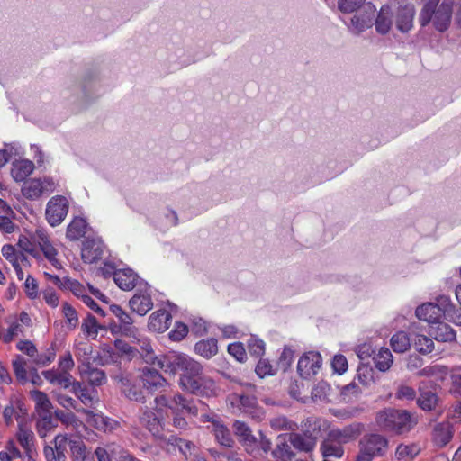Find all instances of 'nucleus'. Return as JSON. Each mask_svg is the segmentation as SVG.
I'll use <instances>...</instances> for the list:
<instances>
[{
  "label": "nucleus",
  "instance_id": "c03bdc74",
  "mask_svg": "<svg viewBox=\"0 0 461 461\" xmlns=\"http://www.w3.org/2000/svg\"><path fill=\"white\" fill-rule=\"evenodd\" d=\"M375 367L382 371H387L393 363V355L388 348H381L374 357Z\"/></svg>",
  "mask_w": 461,
  "mask_h": 461
},
{
  "label": "nucleus",
  "instance_id": "6e6552de",
  "mask_svg": "<svg viewBox=\"0 0 461 461\" xmlns=\"http://www.w3.org/2000/svg\"><path fill=\"white\" fill-rule=\"evenodd\" d=\"M56 183L50 177L32 178L22 186V194L30 200H36L43 194H50L56 189Z\"/></svg>",
  "mask_w": 461,
  "mask_h": 461
},
{
  "label": "nucleus",
  "instance_id": "ddd939ff",
  "mask_svg": "<svg viewBox=\"0 0 461 461\" xmlns=\"http://www.w3.org/2000/svg\"><path fill=\"white\" fill-rule=\"evenodd\" d=\"M140 381L143 387L149 393H164L168 385L167 381L155 368H144Z\"/></svg>",
  "mask_w": 461,
  "mask_h": 461
},
{
  "label": "nucleus",
  "instance_id": "f8f14e48",
  "mask_svg": "<svg viewBox=\"0 0 461 461\" xmlns=\"http://www.w3.org/2000/svg\"><path fill=\"white\" fill-rule=\"evenodd\" d=\"M321 365V354L315 351H310L300 357L297 365V372L301 377L308 379L318 372Z\"/></svg>",
  "mask_w": 461,
  "mask_h": 461
},
{
  "label": "nucleus",
  "instance_id": "4c0bfd02",
  "mask_svg": "<svg viewBox=\"0 0 461 461\" xmlns=\"http://www.w3.org/2000/svg\"><path fill=\"white\" fill-rule=\"evenodd\" d=\"M72 392L84 405L91 407L94 404L95 399V390H90L87 386L77 382L73 384Z\"/></svg>",
  "mask_w": 461,
  "mask_h": 461
},
{
  "label": "nucleus",
  "instance_id": "e2e57ef3",
  "mask_svg": "<svg viewBox=\"0 0 461 461\" xmlns=\"http://www.w3.org/2000/svg\"><path fill=\"white\" fill-rule=\"evenodd\" d=\"M331 366L336 373L342 375L348 369L347 358L343 355H336L332 359Z\"/></svg>",
  "mask_w": 461,
  "mask_h": 461
},
{
  "label": "nucleus",
  "instance_id": "49530a36",
  "mask_svg": "<svg viewBox=\"0 0 461 461\" xmlns=\"http://www.w3.org/2000/svg\"><path fill=\"white\" fill-rule=\"evenodd\" d=\"M413 347L420 354L427 355L433 351L434 343L429 337L417 334L414 339Z\"/></svg>",
  "mask_w": 461,
  "mask_h": 461
},
{
  "label": "nucleus",
  "instance_id": "f03ea898",
  "mask_svg": "<svg viewBox=\"0 0 461 461\" xmlns=\"http://www.w3.org/2000/svg\"><path fill=\"white\" fill-rule=\"evenodd\" d=\"M158 366L166 373H180L179 385L184 383L185 377L194 378L203 372V367L197 361L182 354L163 357L158 360Z\"/></svg>",
  "mask_w": 461,
  "mask_h": 461
},
{
  "label": "nucleus",
  "instance_id": "4d7b16f0",
  "mask_svg": "<svg viewBox=\"0 0 461 461\" xmlns=\"http://www.w3.org/2000/svg\"><path fill=\"white\" fill-rule=\"evenodd\" d=\"M366 0H339L338 7L343 13H352L361 7Z\"/></svg>",
  "mask_w": 461,
  "mask_h": 461
},
{
  "label": "nucleus",
  "instance_id": "13d9d810",
  "mask_svg": "<svg viewBox=\"0 0 461 461\" xmlns=\"http://www.w3.org/2000/svg\"><path fill=\"white\" fill-rule=\"evenodd\" d=\"M294 358V351L289 348H285L277 363L278 368L285 372L291 366Z\"/></svg>",
  "mask_w": 461,
  "mask_h": 461
},
{
  "label": "nucleus",
  "instance_id": "864d4df0",
  "mask_svg": "<svg viewBox=\"0 0 461 461\" xmlns=\"http://www.w3.org/2000/svg\"><path fill=\"white\" fill-rule=\"evenodd\" d=\"M166 442L167 445L176 446L178 447L179 451L182 454H184L185 456H186L187 453L190 452L193 447H194V445L193 442L185 440L183 438H177L175 436H170L166 440Z\"/></svg>",
  "mask_w": 461,
  "mask_h": 461
},
{
  "label": "nucleus",
  "instance_id": "473e14b6",
  "mask_svg": "<svg viewBox=\"0 0 461 461\" xmlns=\"http://www.w3.org/2000/svg\"><path fill=\"white\" fill-rule=\"evenodd\" d=\"M289 441L294 447L305 452L311 451L316 444V438L312 434L306 433L303 435L293 433L290 435Z\"/></svg>",
  "mask_w": 461,
  "mask_h": 461
},
{
  "label": "nucleus",
  "instance_id": "f704fd0d",
  "mask_svg": "<svg viewBox=\"0 0 461 461\" xmlns=\"http://www.w3.org/2000/svg\"><path fill=\"white\" fill-rule=\"evenodd\" d=\"M170 410L173 411H185L188 413L196 416L198 413L197 408L180 393H176L171 397Z\"/></svg>",
  "mask_w": 461,
  "mask_h": 461
},
{
  "label": "nucleus",
  "instance_id": "e433bc0d",
  "mask_svg": "<svg viewBox=\"0 0 461 461\" xmlns=\"http://www.w3.org/2000/svg\"><path fill=\"white\" fill-rule=\"evenodd\" d=\"M36 429L41 438H45L47 433L57 427V421L52 416V412L38 414Z\"/></svg>",
  "mask_w": 461,
  "mask_h": 461
},
{
  "label": "nucleus",
  "instance_id": "ea45409f",
  "mask_svg": "<svg viewBox=\"0 0 461 461\" xmlns=\"http://www.w3.org/2000/svg\"><path fill=\"white\" fill-rule=\"evenodd\" d=\"M195 352L204 358H211L218 352L217 340L215 339H203L195 344Z\"/></svg>",
  "mask_w": 461,
  "mask_h": 461
},
{
  "label": "nucleus",
  "instance_id": "0e129e2a",
  "mask_svg": "<svg viewBox=\"0 0 461 461\" xmlns=\"http://www.w3.org/2000/svg\"><path fill=\"white\" fill-rule=\"evenodd\" d=\"M75 366L74 360L72 358V355L70 352H66L63 357L59 358V371L61 372H69Z\"/></svg>",
  "mask_w": 461,
  "mask_h": 461
},
{
  "label": "nucleus",
  "instance_id": "a211bd4d",
  "mask_svg": "<svg viewBox=\"0 0 461 461\" xmlns=\"http://www.w3.org/2000/svg\"><path fill=\"white\" fill-rule=\"evenodd\" d=\"M170 321L171 315L167 310H158L149 316L148 328L154 332H163L168 329Z\"/></svg>",
  "mask_w": 461,
  "mask_h": 461
},
{
  "label": "nucleus",
  "instance_id": "de8ad7c7",
  "mask_svg": "<svg viewBox=\"0 0 461 461\" xmlns=\"http://www.w3.org/2000/svg\"><path fill=\"white\" fill-rule=\"evenodd\" d=\"M140 421L152 434L155 435L159 432V420L152 411H144L140 417Z\"/></svg>",
  "mask_w": 461,
  "mask_h": 461
},
{
  "label": "nucleus",
  "instance_id": "774afa93",
  "mask_svg": "<svg viewBox=\"0 0 461 461\" xmlns=\"http://www.w3.org/2000/svg\"><path fill=\"white\" fill-rule=\"evenodd\" d=\"M111 455H113L118 461H140L124 449H119L116 451V449L113 447L111 449Z\"/></svg>",
  "mask_w": 461,
  "mask_h": 461
},
{
  "label": "nucleus",
  "instance_id": "9d476101",
  "mask_svg": "<svg viewBox=\"0 0 461 461\" xmlns=\"http://www.w3.org/2000/svg\"><path fill=\"white\" fill-rule=\"evenodd\" d=\"M376 14L375 5L371 3L364 5L363 9L351 18L349 29L355 33H360L374 25Z\"/></svg>",
  "mask_w": 461,
  "mask_h": 461
},
{
  "label": "nucleus",
  "instance_id": "2eb2a0df",
  "mask_svg": "<svg viewBox=\"0 0 461 461\" xmlns=\"http://www.w3.org/2000/svg\"><path fill=\"white\" fill-rule=\"evenodd\" d=\"M104 244L99 240H86L81 249L82 260L86 264H93L102 258Z\"/></svg>",
  "mask_w": 461,
  "mask_h": 461
},
{
  "label": "nucleus",
  "instance_id": "c9c22d12",
  "mask_svg": "<svg viewBox=\"0 0 461 461\" xmlns=\"http://www.w3.org/2000/svg\"><path fill=\"white\" fill-rule=\"evenodd\" d=\"M17 440L22 447L25 450L26 454L32 453L34 447V434L27 429L24 425L20 423L18 425V431L16 434Z\"/></svg>",
  "mask_w": 461,
  "mask_h": 461
},
{
  "label": "nucleus",
  "instance_id": "3c124183",
  "mask_svg": "<svg viewBox=\"0 0 461 461\" xmlns=\"http://www.w3.org/2000/svg\"><path fill=\"white\" fill-rule=\"evenodd\" d=\"M55 417L66 426H71L74 429L82 425V422L76 417V415L69 411L65 412L61 410L55 411Z\"/></svg>",
  "mask_w": 461,
  "mask_h": 461
},
{
  "label": "nucleus",
  "instance_id": "f3484780",
  "mask_svg": "<svg viewBox=\"0 0 461 461\" xmlns=\"http://www.w3.org/2000/svg\"><path fill=\"white\" fill-rule=\"evenodd\" d=\"M233 429L240 443L245 447L248 452H250L258 444V438L252 434L250 428L245 422L236 420L233 423Z\"/></svg>",
  "mask_w": 461,
  "mask_h": 461
},
{
  "label": "nucleus",
  "instance_id": "7c9ffc66",
  "mask_svg": "<svg viewBox=\"0 0 461 461\" xmlns=\"http://www.w3.org/2000/svg\"><path fill=\"white\" fill-rule=\"evenodd\" d=\"M437 325L431 328L430 335L438 341L451 342L456 340L455 330L445 322H436Z\"/></svg>",
  "mask_w": 461,
  "mask_h": 461
},
{
  "label": "nucleus",
  "instance_id": "0eeeda50",
  "mask_svg": "<svg viewBox=\"0 0 461 461\" xmlns=\"http://www.w3.org/2000/svg\"><path fill=\"white\" fill-rule=\"evenodd\" d=\"M180 387L190 393L198 396H211L214 393L215 384L214 381L209 376L205 375L203 372L194 378L185 377L184 383Z\"/></svg>",
  "mask_w": 461,
  "mask_h": 461
},
{
  "label": "nucleus",
  "instance_id": "6ab92c4d",
  "mask_svg": "<svg viewBox=\"0 0 461 461\" xmlns=\"http://www.w3.org/2000/svg\"><path fill=\"white\" fill-rule=\"evenodd\" d=\"M393 11L388 5H384L381 7L380 11L375 14V19L374 24L375 30L380 34H386L393 24Z\"/></svg>",
  "mask_w": 461,
  "mask_h": 461
},
{
  "label": "nucleus",
  "instance_id": "58836bf2",
  "mask_svg": "<svg viewBox=\"0 0 461 461\" xmlns=\"http://www.w3.org/2000/svg\"><path fill=\"white\" fill-rule=\"evenodd\" d=\"M31 396L35 402V410L37 414L51 412L53 406L45 393L34 390L31 392Z\"/></svg>",
  "mask_w": 461,
  "mask_h": 461
},
{
  "label": "nucleus",
  "instance_id": "dca6fc26",
  "mask_svg": "<svg viewBox=\"0 0 461 461\" xmlns=\"http://www.w3.org/2000/svg\"><path fill=\"white\" fill-rule=\"evenodd\" d=\"M415 14L414 5L411 3L401 5L396 14V27L402 32H407L412 28Z\"/></svg>",
  "mask_w": 461,
  "mask_h": 461
},
{
  "label": "nucleus",
  "instance_id": "c85d7f7f",
  "mask_svg": "<svg viewBox=\"0 0 461 461\" xmlns=\"http://www.w3.org/2000/svg\"><path fill=\"white\" fill-rule=\"evenodd\" d=\"M321 451L323 457L325 458H340L344 455L343 446L340 443L337 442L335 439H333L329 433L327 434V437L321 445Z\"/></svg>",
  "mask_w": 461,
  "mask_h": 461
},
{
  "label": "nucleus",
  "instance_id": "09e8293b",
  "mask_svg": "<svg viewBox=\"0 0 461 461\" xmlns=\"http://www.w3.org/2000/svg\"><path fill=\"white\" fill-rule=\"evenodd\" d=\"M122 394L131 401H134L140 403L146 402V397L144 395L143 390L134 383H132L129 386V388H123Z\"/></svg>",
  "mask_w": 461,
  "mask_h": 461
},
{
  "label": "nucleus",
  "instance_id": "8fccbe9b",
  "mask_svg": "<svg viewBox=\"0 0 461 461\" xmlns=\"http://www.w3.org/2000/svg\"><path fill=\"white\" fill-rule=\"evenodd\" d=\"M92 354V346L88 343H79L75 348V356L77 361L81 362L80 365H90Z\"/></svg>",
  "mask_w": 461,
  "mask_h": 461
},
{
  "label": "nucleus",
  "instance_id": "c756f323",
  "mask_svg": "<svg viewBox=\"0 0 461 461\" xmlns=\"http://www.w3.org/2000/svg\"><path fill=\"white\" fill-rule=\"evenodd\" d=\"M421 448L417 443H401L397 446L395 450V458L398 461H411L420 452Z\"/></svg>",
  "mask_w": 461,
  "mask_h": 461
},
{
  "label": "nucleus",
  "instance_id": "69168bd1",
  "mask_svg": "<svg viewBox=\"0 0 461 461\" xmlns=\"http://www.w3.org/2000/svg\"><path fill=\"white\" fill-rule=\"evenodd\" d=\"M188 333L187 326L184 323H178L175 330L169 333V338L174 341H180Z\"/></svg>",
  "mask_w": 461,
  "mask_h": 461
},
{
  "label": "nucleus",
  "instance_id": "1a4fd4ad",
  "mask_svg": "<svg viewBox=\"0 0 461 461\" xmlns=\"http://www.w3.org/2000/svg\"><path fill=\"white\" fill-rule=\"evenodd\" d=\"M68 201L62 195H56L50 199L46 206V219L51 226L59 225L68 212Z\"/></svg>",
  "mask_w": 461,
  "mask_h": 461
},
{
  "label": "nucleus",
  "instance_id": "37998d69",
  "mask_svg": "<svg viewBox=\"0 0 461 461\" xmlns=\"http://www.w3.org/2000/svg\"><path fill=\"white\" fill-rule=\"evenodd\" d=\"M82 330L86 333L88 336L95 338L97 336L98 330H107L108 325H101L98 324L97 320L93 315H88L82 322Z\"/></svg>",
  "mask_w": 461,
  "mask_h": 461
},
{
  "label": "nucleus",
  "instance_id": "a19ab883",
  "mask_svg": "<svg viewBox=\"0 0 461 461\" xmlns=\"http://www.w3.org/2000/svg\"><path fill=\"white\" fill-rule=\"evenodd\" d=\"M390 343L393 351L397 353H404L411 348V339L405 331H398L393 334Z\"/></svg>",
  "mask_w": 461,
  "mask_h": 461
},
{
  "label": "nucleus",
  "instance_id": "9b49d317",
  "mask_svg": "<svg viewBox=\"0 0 461 461\" xmlns=\"http://www.w3.org/2000/svg\"><path fill=\"white\" fill-rule=\"evenodd\" d=\"M365 426L361 422H352L342 428H334L328 433L342 446L356 441L363 433Z\"/></svg>",
  "mask_w": 461,
  "mask_h": 461
},
{
  "label": "nucleus",
  "instance_id": "b1692460",
  "mask_svg": "<svg viewBox=\"0 0 461 461\" xmlns=\"http://www.w3.org/2000/svg\"><path fill=\"white\" fill-rule=\"evenodd\" d=\"M132 312L144 316L153 307V302L149 294H135L129 301Z\"/></svg>",
  "mask_w": 461,
  "mask_h": 461
},
{
  "label": "nucleus",
  "instance_id": "bf43d9fd",
  "mask_svg": "<svg viewBox=\"0 0 461 461\" xmlns=\"http://www.w3.org/2000/svg\"><path fill=\"white\" fill-rule=\"evenodd\" d=\"M56 357V353L53 348H49L46 353L39 355L36 353V355L33 357V363L45 366H48L50 363H51Z\"/></svg>",
  "mask_w": 461,
  "mask_h": 461
},
{
  "label": "nucleus",
  "instance_id": "423d86ee",
  "mask_svg": "<svg viewBox=\"0 0 461 461\" xmlns=\"http://www.w3.org/2000/svg\"><path fill=\"white\" fill-rule=\"evenodd\" d=\"M438 303H428L419 306L415 312L417 318L429 323L438 322L451 308L447 297H440Z\"/></svg>",
  "mask_w": 461,
  "mask_h": 461
},
{
  "label": "nucleus",
  "instance_id": "aec40b11",
  "mask_svg": "<svg viewBox=\"0 0 461 461\" xmlns=\"http://www.w3.org/2000/svg\"><path fill=\"white\" fill-rule=\"evenodd\" d=\"M79 372L81 376L86 379L93 386H100L105 383V373L98 368L92 367L91 365H79Z\"/></svg>",
  "mask_w": 461,
  "mask_h": 461
},
{
  "label": "nucleus",
  "instance_id": "7ed1b4c3",
  "mask_svg": "<svg viewBox=\"0 0 461 461\" xmlns=\"http://www.w3.org/2000/svg\"><path fill=\"white\" fill-rule=\"evenodd\" d=\"M375 420L382 429L396 434L408 432L414 425L409 412L395 409H385L379 411Z\"/></svg>",
  "mask_w": 461,
  "mask_h": 461
},
{
  "label": "nucleus",
  "instance_id": "a18cd8bd",
  "mask_svg": "<svg viewBox=\"0 0 461 461\" xmlns=\"http://www.w3.org/2000/svg\"><path fill=\"white\" fill-rule=\"evenodd\" d=\"M438 395L431 391L422 392L417 400L418 405L424 411H431L438 404Z\"/></svg>",
  "mask_w": 461,
  "mask_h": 461
},
{
  "label": "nucleus",
  "instance_id": "a878e982",
  "mask_svg": "<svg viewBox=\"0 0 461 461\" xmlns=\"http://www.w3.org/2000/svg\"><path fill=\"white\" fill-rule=\"evenodd\" d=\"M89 420L88 421L97 429L103 430L104 432H113L118 428H120V422L111 419L109 417H105L97 413L86 415Z\"/></svg>",
  "mask_w": 461,
  "mask_h": 461
},
{
  "label": "nucleus",
  "instance_id": "20e7f679",
  "mask_svg": "<svg viewBox=\"0 0 461 461\" xmlns=\"http://www.w3.org/2000/svg\"><path fill=\"white\" fill-rule=\"evenodd\" d=\"M439 0H429L420 12V22L421 26H426L430 22L434 27L444 32L450 24L452 8L447 3L438 5Z\"/></svg>",
  "mask_w": 461,
  "mask_h": 461
},
{
  "label": "nucleus",
  "instance_id": "4be33fe9",
  "mask_svg": "<svg viewBox=\"0 0 461 461\" xmlns=\"http://www.w3.org/2000/svg\"><path fill=\"white\" fill-rule=\"evenodd\" d=\"M34 168V163L29 159L16 160L12 164L11 175L14 181L22 182L32 174Z\"/></svg>",
  "mask_w": 461,
  "mask_h": 461
},
{
  "label": "nucleus",
  "instance_id": "338daca9",
  "mask_svg": "<svg viewBox=\"0 0 461 461\" xmlns=\"http://www.w3.org/2000/svg\"><path fill=\"white\" fill-rule=\"evenodd\" d=\"M249 350L257 357L261 356L265 351V344L261 339L252 338L249 342Z\"/></svg>",
  "mask_w": 461,
  "mask_h": 461
},
{
  "label": "nucleus",
  "instance_id": "052dcab7",
  "mask_svg": "<svg viewBox=\"0 0 461 461\" xmlns=\"http://www.w3.org/2000/svg\"><path fill=\"white\" fill-rule=\"evenodd\" d=\"M63 314L67 320V322L70 328H75L77 324L78 319L76 310L68 303H65L62 306Z\"/></svg>",
  "mask_w": 461,
  "mask_h": 461
},
{
  "label": "nucleus",
  "instance_id": "39448f33",
  "mask_svg": "<svg viewBox=\"0 0 461 461\" xmlns=\"http://www.w3.org/2000/svg\"><path fill=\"white\" fill-rule=\"evenodd\" d=\"M109 310L117 319L111 320L108 323V330L113 335H121L126 337L134 336L137 328L133 325L134 321L128 312L120 305L111 304Z\"/></svg>",
  "mask_w": 461,
  "mask_h": 461
},
{
  "label": "nucleus",
  "instance_id": "79ce46f5",
  "mask_svg": "<svg viewBox=\"0 0 461 461\" xmlns=\"http://www.w3.org/2000/svg\"><path fill=\"white\" fill-rule=\"evenodd\" d=\"M55 399L59 405H61L65 409H74L77 412H82L86 415L92 414V411L86 410L85 408H78L77 402L72 397L66 395L62 393L54 392Z\"/></svg>",
  "mask_w": 461,
  "mask_h": 461
},
{
  "label": "nucleus",
  "instance_id": "cd10ccee",
  "mask_svg": "<svg viewBox=\"0 0 461 461\" xmlns=\"http://www.w3.org/2000/svg\"><path fill=\"white\" fill-rule=\"evenodd\" d=\"M453 437V428L449 421L438 423L433 429V440L440 447L446 446Z\"/></svg>",
  "mask_w": 461,
  "mask_h": 461
},
{
  "label": "nucleus",
  "instance_id": "2f4dec72",
  "mask_svg": "<svg viewBox=\"0 0 461 461\" xmlns=\"http://www.w3.org/2000/svg\"><path fill=\"white\" fill-rule=\"evenodd\" d=\"M72 461H86L90 451L81 438H68Z\"/></svg>",
  "mask_w": 461,
  "mask_h": 461
},
{
  "label": "nucleus",
  "instance_id": "680f3d73",
  "mask_svg": "<svg viewBox=\"0 0 461 461\" xmlns=\"http://www.w3.org/2000/svg\"><path fill=\"white\" fill-rule=\"evenodd\" d=\"M65 284H66L65 289H68L76 296L81 297V299H83V296L86 295L85 294V287L78 281L66 277Z\"/></svg>",
  "mask_w": 461,
  "mask_h": 461
},
{
  "label": "nucleus",
  "instance_id": "5701e85b",
  "mask_svg": "<svg viewBox=\"0 0 461 461\" xmlns=\"http://www.w3.org/2000/svg\"><path fill=\"white\" fill-rule=\"evenodd\" d=\"M42 375L46 380L52 384L59 385L62 388L73 387V384L77 383L74 381L73 376L69 372H61L59 370H47L43 371Z\"/></svg>",
  "mask_w": 461,
  "mask_h": 461
},
{
  "label": "nucleus",
  "instance_id": "5fc2aeb1",
  "mask_svg": "<svg viewBox=\"0 0 461 461\" xmlns=\"http://www.w3.org/2000/svg\"><path fill=\"white\" fill-rule=\"evenodd\" d=\"M2 254L4 258L13 266L14 268H18V250H16L14 246L10 244L4 245L2 248Z\"/></svg>",
  "mask_w": 461,
  "mask_h": 461
},
{
  "label": "nucleus",
  "instance_id": "4468645a",
  "mask_svg": "<svg viewBox=\"0 0 461 461\" xmlns=\"http://www.w3.org/2000/svg\"><path fill=\"white\" fill-rule=\"evenodd\" d=\"M53 447L45 446L43 453L47 461H67L68 437L58 434L53 439Z\"/></svg>",
  "mask_w": 461,
  "mask_h": 461
},
{
  "label": "nucleus",
  "instance_id": "412c9836",
  "mask_svg": "<svg viewBox=\"0 0 461 461\" xmlns=\"http://www.w3.org/2000/svg\"><path fill=\"white\" fill-rule=\"evenodd\" d=\"M38 244L43 252L45 258L58 269L61 268V263L57 258L58 251L50 243L47 235L43 232H39L37 234Z\"/></svg>",
  "mask_w": 461,
  "mask_h": 461
},
{
  "label": "nucleus",
  "instance_id": "72a5a7b5",
  "mask_svg": "<svg viewBox=\"0 0 461 461\" xmlns=\"http://www.w3.org/2000/svg\"><path fill=\"white\" fill-rule=\"evenodd\" d=\"M87 223L80 217H76L67 228V238L70 240H78L86 232Z\"/></svg>",
  "mask_w": 461,
  "mask_h": 461
},
{
  "label": "nucleus",
  "instance_id": "603ef678",
  "mask_svg": "<svg viewBox=\"0 0 461 461\" xmlns=\"http://www.w3.org/2000/svg\"><path fill=\"white\" fill-rule=\"evenodd\" d=\"M13 368L17 380L23 384L26 383L27 371L25 359L21 356H17L16 358L13 361Z\"/></svg>",
  "mask_w": 461,
  "mask_h": 461
},
{
  "label": "nucleus",
  "instance_id": "393cba45",
  "mask_svg": "<svg viewBox=\"0 0 461 461\" xmlns=\"http://www.w3.org/2000/svg\"><path fill=\"white\" fill-rule=\"evenodd\" d=\"M113 279L122 290L130 291L136 285L138 276L131 269H120L114 272Z\"/></svg>",
  "mask_w": 461,
  "mask_h": 461
},
{
  "label": "nucleus",
  "instance_id": "6e6d98bb",
  "mask_svg": "<svg viewBox=\"0 0 461 461\" xmlns=\"http://www.w3.org/2000/svg\"><path fill=\"white\" fill-rule=\"evenodd\" d=\"M20 408L19 402H10L3 411V417L5 420V422L7 426H10L13 424L14 420L13 419L15 417H18V409Z\"/></svg>",
  "mask_w": 461,
  "mask_h": 461
},
{
  "label": "nucleus",
  "instance_id": "f257e3e1",
  "mask_svg": "<svg viewBox=\"0 0 461 461\" xmlns=\"http://www.w3.org/2000/svg\"><path fill=\"white\" fill-rule=\"evenodd\" d=\"M390 449L389 438L378 432L364 434L357 443L355 461H374L384 457Z\"/></svg>",
  "mask_w": 461,
  "mask_h": 461
},
{
  "label": "nucleus",
  "instance_id": "bb28decb",
  "mask_svg": "<svg viewBox=\"0 0 461 461\" xmlns=\"http://www.w3.org/2000/svg\"><path fill=\"white\" fill-rule=\"evenodd\" d=\"M212 431L214 434L216 441L222 447L231 448L235 441L231 437L230 429L222 423L221 420H213V429Z\"/></svg>",
  "mask_w": 461,
  "mask_h": 461
}]
</instances>
